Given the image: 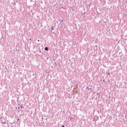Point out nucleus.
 <instances>
[{"instance_id":"f257e3e1","label":"nucleus","mask_w":127,"mask_h":127,"mask_svg":"<svg viewBox=\"0 0 127 127\" xmlns=\"http://www.w3.org/2000/svg\"><path fill=\"white\" fill-rule=\"evenodd\" d=\"M16 109L17 110V111H19L20 108H19V107H16Z\"/></svg>"},{"instance_id":"f03ea898","label":"nucleus","mask_w":127,"mask_h":127,"mask_svg":"<svg viewBox=\"0 0 127 127\" xmlns=\"http://www.w3.org/2000/svg\"><path fill=\"white\" fill-rule=\"evenodd\" d=\"M45 50L46 51H48V47H46V48H45Z\"/></svg>"},{"instance_id":"7ed1b4c3","label":"nucleus","mask_w":127,"mask_h":127,"mask_svg":"<svg viewBox=\"0 0 127 127\" xmlns=\"http://www.w3.org/2000/svg\"><path fill=\"white\" fill-rule=\"evenodd\" d=\"M20 109H22V108H23V106H22V105H21L20 106Z\"/></svg>"},{"instance_id":"20e7f679","label":"nucleus","mask_w":127,"mask_h":127,"mask_svg":"<svg viewBox=\"0 0 127 127\" xmlns=\"http://www.w3.org/2000/svg\"><path fill=\"white\" fill-rule=\"evenodd\" d=\"M62 127H65V126H62Z\"/></svg>"},{"instance_id":"39448f33","label":"nucleus","mask_w":127,"mask_h":127,"mask_svg":"<svg viewBox=\"0 0 127 127\" xmlns=\"http://www.w3.org/2000/svg\"><path fill=\"white\" fill-rule=\"evenodd\" d=\"M53 30L54 29V28H52Z\"/></svg>"},{"instance_id":"423d86ee","label":"nucleus","mask_w":127,"mask_h":127,"mask_svg":"<svg viewBox=\"0 0 127 127\" xmlns=\"http://www.w3.org/2000/svg\"><path fill=\"white\" fill-rule=\"evenodd\" d=\"M38 41L39 42V40H38Z\"/></svg>"},{"instance_id":"0eeeda50","label":"nucleus","mask_w":127,"mask_h":127,"mask_svg":"<svg viewBox=\"0 0 127 127\" xmlns=\"http://www.w3.org/2000/svg\"><path fill=\"white\" fill-rule=\"evenodd\" d=\"M18 121H19V119H18Z\"/></svg>"},{"instance_id":"6e6552de","label":"nucleus","mask_w":127,"mask_h":127,"mask_svg":"<svg viewBox=\"0 0 127 127\" xmlns=\"http://www.w3.org/2000/svg\"><path fill=\"white\" fill-rule=\"evenodd\" d=\"M110 74V73H108V75H109Z\"/></svg>"}]
</instances>
